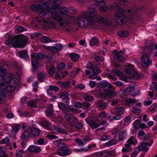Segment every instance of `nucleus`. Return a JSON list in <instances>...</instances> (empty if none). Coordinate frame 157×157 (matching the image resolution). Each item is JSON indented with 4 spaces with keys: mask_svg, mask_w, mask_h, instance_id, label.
I'll list each match as a JSON object with an SVG mask.
<instances>
[{
    "mask_svg": "<svg viewBox=\"0 0 157 157\" xmlns=\"http://www.w3.org/2000/svg\"><path fill=\"white\" fill-rule=\"evenodd\" d=\"M24 153V151L23 150H20L16 153V156L17 157H21L22 154Z\"/></svg>",
    "mask_w": 157,
    "mask_h": 157,
    "instance_id": "54",
    "label": "nucleus"
},
{
    "mask_svg": "<svg viewBox=\"0 0 157 157\" xmlns=\"http://www.w3.org/2000/svg\"><path fill=\"white\" fill-rule=\"evenodd\" d=\"M125 103L128 104H132L136 102V101L131 98H127L125 100Z\"/></svg>",
    "mask_w": 157,
    "mask_h": 157,
    "instance_id": "38",
    "label": "nucleus"
},
{
    "mask_svg": "<svg viewBox=\"0 0 157 157\" xmlns=\"http://www.w3.org/2000/svg\"><path fill=\"white\" fill-rule=\"evenodd\" d=\"M90 126L92 129H95L100 126V124L97 123L93 120H90L88 121Z\"/></svg>",
    "mask_w": 157,
    "mask_h": 157,
    "instance_id": "22",
    "label": "nucleus"
},
{
    "mask_svg": "<svg viewBox=\"0 0 157 157\" xmlns=\"http://www.w3.org/2000/svg\"><path fill=\"white\" fill-rule=\"evenodd\" d=\"M63 74L61 71L57 72L55 75L56 78L57 79H61L63 76Z\"/></svg>",
    "mask_w": 157,
    "mask_h": 157,
    "instance_id": "47",
    "label": "nucleus"
},
{
    "mask_svg": "<svg viewBox=\"0 0 157 157\" xmlns=\"http://www.w3.org/2000/svg\"><path fill=\"white\" fill-rule=\"evenodd\" d=\"M65 67L66 65L64 63H61L58 65V68L60 70H63L65 68Z\"/></svg>",
    "mask_w": 157,
    "mask_h": 157,
    "instance_id": "63",
    "label": "nucleus"
},
{
    "mask_svg": "<svg viewBox=\"0 0 157 157\" xmlns=\"http://www.w3.org/2000/svg\"><path fill=\"white\" fill-rule=\"evenodd\" d=\"M41 40L44 43H48L52 41V40L48 37L45 36L42 37L41 38Z\"/></svg>",
    "mask_w": 157,
    "mask_h": 157,
    "instance_id": "30",
    "label": "nucleus"
},
{
    "mask_svg": "<svg viewBox=\"0 0 157 157\" xmlns=\"http://www.w3.org/2000/svg\"><path fill=\"white\" fill-rule=\"evenodd\" d=\"M126 73L128 75H131L134 72V66L133 65L128 64L127 65L125 70Z\"/></svg>",
    "mask_w": 157,
    "mask_h": 157,
    "instance_id": "20",
    "label": "nucleus"
},
{
    "mask_svg": "<svg viewBox=\"0 0 157 157\" xmlns=\"http://www.w3.org/2000/svg\"><path fill=\"white\" fill-rule=\"evenodd\" d=\"M20 56L23 59H27L29 58L28 56L27 53L25 51H22L19 53Z\"/></svg>",
    "mask_w": 157,
    "mask_h": 157,
    "instance_id": "31",
    "label": "nucleus"
},
{
    "mask_svg": "<svg viewBox=\"0 0 157 157\" xmlns=\"http://www.w3.org/2000/svg\"><path fill=\"white\" fill-rule=\"evenodd\" d=\"M21 128V126L17 124L15 125L11 130V134L15 135Z\"/></svg>",
    "mask_w": 157,
    "mask_h": 157,
    "instance_id": "27",
    "label": "nucleus"
},
{
    "mask_svg": "<svg viewBox=\"0 0 157 157\" xmlns=\"http://www.w3.org/2000/svg\"><path fill=\"white\" fill-rule=\"evenodd\" d=\"M94 67V65L90 62H89L86 65V68L88 69H92Z\"/></svg>",
    "mask_w": 157,
    "mask_h": 157,
    "instance_id": "56",
    "label": "nucleus"
},
{
    "mask_svg": "<svg viewBox=\"0 0 157 157\" xmlns=\"http://www.w3.org/2000/svg\"><path fill=\"white\" fill-rule=\"evenodd\" d=\"M70 82L67 81L61 83L60 84V86L62 88L69 89L71 87V86H70Z\"/></svg>",
    "mask_w": 157,
    "mask_h": 157,
    "instance_id": "26",
    "label": "nucleus"
},
{
    "mask_svg": "<svg viewBox=\"0 0 157 157\" xmlns=\"http://www.w3.org/2000/svg\"><path fill=\"white\" fill-rule=\"evenodd\" d=\"M98 42V39L96 37H93L90 40V44L91 45L94 46L96 45Z\"/></svg>",
    "mask_w": 157,
    "mask_h": 157,
    "instance_id": "36",
    "label": "nucleus"
},
{
    "mask_svg": "<svg viewBox=\"0 0 157 157\" xmlns=\"http://www.w3.org/2000/svg\"><path fill=\"white\" fill-rule=\"evenodd\" d=\"M135 150L138 151V153H139L141 150L147 151L148 150V148L142 143L140 145L136 147Z\"/></svg>",
    "mask_w": 157,
    "mask_h": 157,
    "instance_id": "21",
    "label": "nucleus"
},
{
    "mask_svg": "<svg viewBox=\"0 0 157 157\" xmlns=\"http://www.w3.org/2000/svg\"><path fill=\"white\" fill-rule=\"evenodd\" d=\"M82 106L85 109L86 111H87L90 110L91 105L90 103L87 102H84L82 104Z\"/></svg>",
    "mask_w": 157,
    "mask_h": 157,
    "instance_id": "33",
    "label": "nucleus"
},
{
    "mask_svg": "<svg viewBox=\"0 0 157 157\" xmlns=\"http://www.w3.org/2000/svg\"><path fill=\"white\" fill-rule=\"evenodd\" d=\"M112 72L118 76H121L123 74L121 72L116 70H113Z\"/></svg>",
    "mask_w": 157,
    "mask_h": 157,
    "instance_id": "57",
    "label": "nucleus"
},
{
    "mask_svg": "<svg viewBox=\"0 0 157 157\" xmlns=\"http://www.w3.org/2000/svg\"><path fill=\"white\" fill-rule=\"evenodd\" d=\"M153 52L150 49L146 52V54L142 56L141 58L142 67L144 68H147L152 63V61L149 59V57Z\"/></svg>",
    "mask_w": 157,
    "mask_h": 157,
    "instance_id": "9",
    "label": "nucleus"
},
{
    "mask_svg": "<svg viewBox=\"0 0 157 157\" xmlns=\"http://www.w3.org/2000/svg\"><path fill=\"white\" fill-rule=\"evenodd\" d=\"M85 87L82 84H79L78 85L74 87V89L77 90L79 89L80 90H83L85 88Z\"/></svg>",
    "mask_w": 157,
    "mask_h": 157,
    "instance_id": "58",
    "label": "nucleus"
},
{
    "mask_svg": "<svg viewBox=\"0 0 157 157\" xmlns=\"http://www.w3.org/2000/svg\"><path fill=\"white\" fill-rule=\"evenodd\" d=\"M68 96L69 94L66 91L62 92L60 95L61 98L64 101V102L67 103L69 102V98Z\"/></svg>",
    "mask_w": 157,
    "mask_h": 157,
    "instance_id": "19",
    "label": "nucleus"
},
{
    "mask_svg": "<svg viewBox=\"0 0 157 157\" xmlns=\"http://www.w3.org/2000/svg\"><path fill=\"white\" fill-rule=\"evenodd\" d=\"M71 153V150L67 147L59 149L57 152V154L58 155L63 156H67Z\"/></svg>",
    "mask_w": 157,
    "mask_h": 157,
    "instance_id": "11",
    "label": "nucleus"
},
{
    "mask_svg": "<svg viewBox=\"0 0 157 157\" xmlns=\"http://www.w3.org/2000/svg\"><path fill=\"white\" fill-rule=\"evenodd\" d=\"M111 138V136L108 135H105L102 136L101 137V140L105 141L109 140Z\"/></svg>",
    "mask_w": 157,
    "mask_h": 157,
    "instance_id": "46",
    "label": "nucleus"
},
{
    "mask_svg": "<svg viewBox=\"0 0 157 157\" xmlns=\"http://www.w3.org/2000/svg\"><path fill=\"white\" fill-rule=\"evenodd\" d=\"M6 81H3L2 84V90H3L6 94L5 90L8 92L12 91L15 89V86L17 85L18 82L14 78H12L9 75L6 79Z\"/></svg>",
    "mask_w": 157,
    "mask_h": 157,
    "instance_id": "5",
    "label": "nucleus"
},
{
    "mask_svg": "<svg viewBox=\"0 0 157 157\" xmlns=\"http://www.w3.org/2000/svg\"><path fill=\"white\" fill-rule=\"evenodd\" d=\"M32 63L33 67L35 68L37 67L38 66V60L43 59L44 55L42 54L36 53L33 54L31 55Z\"/></svg>",
    "mask_w": 157,
    "mask_h": 157,
    "instance_id": "10",
    "label": "nucleus"
},
{
    "mask_svg": "<svg viewBox=\"0 0 157 157\" xmlns=\"http://www.w3.org/2000/svg\"><path fill=\"white\" fill-rule=\"evenodd\" d=\"M6 74V70L0 68V82L2 83L3 81H5L4 79H6L7 77H6L5 75Z\"/></svg>",
    "mask_w": 157,
    "mask_h": 157,
    "instance_id": "17",
    "label": "nucleus"
},
{
    "mask_svg": "<svg viewBox=\"0 0 157 157\" xmlns=\"http://www.w3.org/2000/svg\"><path fill=\"white\" fill-rule=\"evenodd\" d=\"M41 34L39 33H35L31 35L30 37L33 39H36L40 37Z\"/></svg>",
    "mask_w": 157,
    "mask_h": 157,
    "instance_id": "50",
    "label": "nucleus"
},
{
    "mask_svg": "<svg viewBox=\"0 0 157 157\" xmlns=\"http://www.w3.org/2000/svg\"><path fill=\"white\" fill-rule=\"evenodd\" d=\"M68 108L69 110L75 113H79L81 111V110H80L79 111H78L77 109L74 108L71 105H70L68 106Z\"/></svg>",
    "mask_w": 157,
    "mask_h": 157,
    "instance_id": "41",
    "label": "nucleus"
},
{
    "mask_svg": "<svg viewBox=\"0 0 157 157\" xmlns=\"http://www.w3.org/2000/svg\"><path fill=\"white\" fill-rule=\"evenodd\" d=\"M95 104L101 109H105L107 106V104L101 100L95 102Z\"/></svg>",
    "mask_w": 157,
    "mask_h": 157,
    "instance_id": "18",
    "label": "nucleus"
},
{
    "mask_svg": "<svg viewBox=\"0 0 157 157\" xmlns=\"http://www.w3.org/2000/svg\"><path fill=\"white\" fill-rule=\"evenodd\" d=\"M98 86L100 88L107 87L108 88H114L113 86L106 81H101L98 82Z\"/></svg>",
    "mask_w": 157,
    "mask_h": 157,
    "instance_id": "15",
    "label": "nucleus"
},
{
    "mask_svg": "<svg viewBox=\"0 0 157 157\" xmlns=\"http://www.w3.org/2000/svg\"><path fill=\"white\" fill-rule=\"evenodd\" d=\"M114 88H109L111 90H106L104 91V94L105 97L109 98L114 97L116 95V92L115 91V88L113 86Z\"/></svg>",
    "mask_w": 157,
    "mask_h": 157,
    "instance_id": "12",
    "label": "nucleus"
},
{
    "mask_svg": "<svg viewBox=\"0 0 157 157\" xmlns=\"http://www.w3.org/2000/svg\"><path fill=\"white\" fill-rule=\"evenodd\" d=\"M79 57V55L77 54H73L71 56V59L74 61L77 60Z\"/></svg>",
    "mask_w": 157,
    "mask_h": 157,
    "instance_id": "49",
    "label": "nucleus"
},
{
    "mask_svg": "<svg viewBox=\"0 0 157 157\" xmlns=\"http://www.w3.org/2000/svg\"><path fill=\"white\" fill-rule=\"evenodd\" d=\"M125 125H128V123L131 121L130 117L129 116L126 117L124 119Z\"/></svg>",
    "mask_w": 157,
    "mask_h": 157,
    "instance_id": "60",
    "label": "nucleus"
},
{
    "mask_svg": "<svg viewBox=\"0 0 157 157\" xmlns=\"http://www.w3.org/2000/svg\"><path fill=\"white\" fill-rule=\"evenodd\" d=\"M0 157H6V154L4 150L0 147Z\"/></svg>",
    "mask_w": 157,
    "mask_h": 157,
    "instance_id": "59",
    "label": "nucleus"
},
{
    "mask_svg": "<svg viewBox=\"0 0 157 157\" xmlns=\"http://www.w3.org/2000/svg\"><path fill=\"white\" fill-rule=\"evenodd\" d=\"M25 131L22 133L21 137L23 140H25L29 137L38 136L39 135L40 131L36 128H31L29 126L26 124H23L22 126Z\"/></svg>",
    "mask_w": 157,
    "mask_h": 157,
    "instance_id": "4",
    "label": "nucleus"
},
{
    "mask_svg": "<svg viewBox=\"0 0 157 157\" xmlns=\"http://www.w3.org/2000/svg\"><path fill=\"white\" fill-rule=\"evenodd\" d=\"M49 89L50 90H53L55 92L59 91V88L57 86L50 85L49 86Z\"/></svg>",
    "mask_w": 157,
    "mask_h": 157,
    "instance_id": "52",
    "label": "nucleus"
},
{
    "mask_svg": "<svg viewBox=\"0 0 157 157\" xmlns=\"http://www.w3.org/2000/svg\"><path fill=\"white\" fill-rule=\"evenodd\" d=\"M84 98L85 101H89L92 100L93 97L88 94H85Z\"/></svg>",
    "mask_w": 157,
    "mask_h": 157,
    "instance_id": "39",
    "label": "nucleus"
},
{
    "mask_svg": "<svg viewBox=\"0 0 157 157\" xmlns=\"http://www.w3.org/2000/svg\"><path fill=\"white\" fill-rule=\"evenodd\" d=\"M114 54L113 57L116 59L121 62H124L125 59L123 57L119 54V52L116 50H114L113 51Z\"/></svg>",
    "mask_w": 157,
    "mask_h": 157,
    "instance_id": "16",
    "label": "nucleus"
},
{
    "mask_svg": "<svg viewBox=\"0 0 157 157\" xmlns=\"http://www.w3.org/2000/svg\"><path fill=\"white\" fill-rule=\"evenodd\" d=\"M77 25L78 26L81 28H86L89 25L94 26L95 24L89 19L83 15V16L80 17L77 21Z\"/></svg>",
    "mask_w": 157,
    "mask_h": 157,
    "instance_id": "8",
    "label": "nucleus"
},
{
    "mask_svg": "<svg viewBox=\"0 0 157 157\" xmlns=\"http://www.w3.org/2000/svg\"><path fill=\"white\" fill-rule=\"evenodd\" d=\"M28 150L31 152H38L40 151V148L36 146L32 145L29 147Z\"/></svg>",
    "mask_w": 157,
    "mask_h": 157,
    "instance_id": "25",
    "label": "nucleus"
},
{
    "mask_svg": "<svg viewBox=\"0 0 157 157\" xmlns=\"http://www.w3.org/2000/svg\"><path fill=\"white\" fill-rule=\"evenodd\" d=\"M60 12L63 14H65L67 13V9L65 7H62L60 8Z\"/></svg>",
    "mask_w": 157,
    "mask_h": 157,
    "instance_id": "55",
    "label": "nucleus"
},
{
    "mask_svg": "<svg viewBox=\"0 0 157 157\" xmlns=\"http://www.w3.org/2000/svg\"><path fill=\"white\" fill-rule=\"evenodd\" d=\"M120 4L122 6H126L128 5V2L126 0H119Z\"/></svg>",
    "mask_w": 157,
    "mask_h": 157,
    "instance_id": "64",
    "label": "nucleus"
},
{
    "mask_svg": "<svg viewBox=\"0 0 157 157\" xmlns=\"http://www.w3.org/2000/svg\"><path fill=\"white\" fill-rule=\"evenodd\" d=\"M75 126L78 129H82L83 127L82 124L80 122L76 123Z\"/></svg>",
    "mask_w": 157,
    "mask_h": 157,
    "instance_id": "61",
    "label": "nucleus"
},
{
    "mask_svg": "<svg viewBox=\"0 0 157 157\" xmlns=\"http://www.w3.org/2000/svg\"><path fill=\"white\" fill-rule=\"evenodd\" d=\"M116 112L118 115H121L123 113V109L121 107H117L115 108Z\"/></svg>",
    "mask_w": 157,
    "mask_h": 157,
    "instance_id": "37",
    "label": "nucleus"
},
{
    "mask_svg": "<svg viewBox=\"0 0 157 157\" xmlns=\"http://www.w3.org/2000/svg\"><path fill=\"white\" fill-rule=\"evenodd\" d=\"M98 117L101 119L105 118L106 116V114L105 112L102 111L99 113L98 115Z\"/></svg>",
    "mask_w": 157,
    "mask_h": 157,
    "instance_id": "44",
    "label": "nucleus"
},
{
    "mask_svg": "<svg viewBox=\"0 0 157 157\" xmlns=\"http://www.w3.org/2000/svg\"><path fill=\"white\" fill-rule=\"evenodd\" d=\"M112 8L116 9L114 16V20L119 24L123 25L125 24L127 21V19L124 15V10L121 8H118L119 4L115 3L112 5Z\"/></svg>",
    "mask_w": 157,
    "mask_h": 157,
    "instance_id": "3",
    "label": "nucleus"
},
{
    "mask_svg": "<svg viewBox=\"0 0 157 157\" xmlns=\"http://www.w3.org/2000/svg\"><path fill=\"white\" fill-rule=\"evenodd\" d=\"M28 40V37L25 35H17L12 39V44L14 47L21 48L26 45Z\"/></svg>",
    "mask_w": 157,
    "mask_h": 157,
    "instance_id": "6",
    "label": "nucleus"
},
{
    "mask_svg": "<svg viewBox=\"0 0 157 157\" xmlns=\"http://www.w3.org/2000/svg\"><path fill=\"white\" fill-rule=\"evenodd\" d=\"M56 70V69L54 66L52 65L49 67L47 71L50 75L52 76L55 74Z\"/></svg>",
    "mask_w": 157,
    "mask_h": 157,
    "instance_id": "23",
    "label": "nucleus"
},
{
    "mask_svg": "<svg viewBox=\"0 0 157 157\" xmlns=\"http://www.w3.org/2000/svg\"><path fill=\"white\" fill-rule=\"evenodd\" d=\"M132 112L136 114H138L140 113V110L135 107H133L131 109Z\"/></svg>",
    "mask_w": 157,
    "mask_h": 157,
    "instance_id": "51",
    "label": "nucleus"
},
{
    "mask_svg": "<svg viewBox=\"0 0 157 157\" xmlns=\"http://www.w3.org/2000/svg\"><path fill=\"white\" fill-rule=\"evenodd\" d=\"M45 78V75L43 73H40L38 75V79L40 82H42L44 80Z\"/></svg>",
    "mask_w": 157,
    "mask_h": 157,
    "instance_id": "43",
    "label": "nucleus"
},
{
    "mask_svg": "<svg viewBox=\"0 0 157 157\" xmlns=\"http://www.w3.org/2000/svg\"><path fill=\"white\" fill-rule=\"evenodd\" d=\"M82 15L85 17H87L89 20L95 25L96 22L99 23H108L107 20L104 19L101 17L98 16L96 10L94 8L89 9V13L87 11L84 12L82 13Z\"/></svg>",
    "mask_w": 157,
    "mask_h": 157,
    "instance_id": "2",
    "label": "nucleus"
},
{
    "mask_svg": "<svg viewBox=\"0 0 157 157\" xmlns=\"http://www.w3.org/2000/svg\"><path fill=\"white\" fill-rule=\"evenodd\" d=\"M75 141L76 142L78 143L79 145H84L86 142V139H84L83 141L78 138L75 139Z\"/></svg>",
    "mask_w": 157,
    "mask_h": 157,
    "instance_id": "42",
    "label": "nucleus"
},
{
    "mask_svg": "<svg viewBox=\"0 0 157 157\" xmlns=\"http://www.w3.org/2000/svg\"><path fill=\"white\" fill-rule=\"evenodd\" d=\"M38 100L35 99L34 101H31L27 103L28 105L30 107H35L36 106L37 102Z\"/></svg>",
    "mask_w": 157,
    "mask_h": 157,
    "instance_id": "32",
    "label": "nucleus"
},
{
    "mask_svg": "<svg viewBox=\"0 0 157 157\" xmlns=\"http://www.w3.org/2000/svg\"><path fill=\"white\" fill-rule=\"evenodd\" d=\"M127 135V132L126 131L124 130L122 131L119 134L118 140L120 141L123 140L126 138Z\"/></svg>",
    "mask_w": 157,
    "mask_h": 157,
    "instance_id": "24",
    "label": "nucleus"
},
{
    "mask_svg": "<svg viewBox=\"0 0 157 157\" xmlns=\"http://www.w3.org/2000/svg\"><path fill=\"white\" fill-rule=\"evenodd\" d=\"M134 90V88L132 87H128L124 90V94L126 95L130 94Z\"/></svg>",
    "mask_w": 157,
    "mask_h": 157,
    "instance_id": "29",
    "label": "nucleus"
},
{
    "mask_svg": "<svg viewBox=\"0 0 157 157\" xmlns=\"http://www.w3.org/2000/svg\"><path fill=\"white\" fill-rule=\"evenodd\" d=\"M48 2L52 6V9L56 10L59 9V4L61 2V0H40L37 3L32 5L30 8L32 11L39 13L40 17L51 27L55 28L56 25L55 23L48 22L47 21L51 18L58 21L60 25L62 26H65V24H69L70 22L69 20L65 19L62 17L60 13L56 11H50V6L47 5Z\"/></svg>",
    "mask_w": 157,
    "mask_h": 157,
    "instance_id": "1",
    "label": "nucleus"
},
{
    "mask_svg": "<svg viewBox=\"0 0 157 157\" xmlns=\"http://www.w3.org/2000/svg\"><path fill=\"white\" fill-rule=\"evenodd\" d=\"M59 108L62 110H64L66 109V105L62 103H59L58 104Z\"/></svg>",
    "mask_w": 157,
    "mask_h": 157,
    "instance_id": "53",
    "label": "nucleus"
},
{
    "mask_svg": "<svg viewBox=\"0 0 157 157\" xmlns=\"http://www.w3.org/2000/svg\"><path fill=\"white\" fill-rule=\"evenodd\" d=\"M149 109L152 112H154L157 110V104H154L151 105L149 107Z\"/></svg>",
    "mask_w": 157,
    "mask_h": 157,
    "instance_id": "40",
    "label": "nucleus"
},
{
    "mask_svg": "<svg viewBox=\"0 0 157 157\" xmlns=\"http://www.w3.org/2000/svg\"><path fill=\"white\" fill-rule=\"evenodd\" d=\"M100 72V70L99 68L96 67L94 68L93 71V73L95 74H97Z\"/></svg>",
    "mask_w": 157,
    "mask_h": 157,
    "instance_id": "62",
    "label": "nucleus"
},
{
    "mask_svg": "<svg viewBox=\"0 0 157 157\" xmlns=\"http://www.w3.org/2000/svg\"><path fill=\"white\" fill-rule=\"evenodd\" d=\"M117 143V141L116 140L114 139H113L106 143L105 144V145L107 146H110L114 145L116 144Z\"/></svg>",
    "mask_w": 157,
    "mask_h": 157,
    "instance_id": "34",
    "label": "nucleus"
},
{
    "mask_svg": "<svg viewBox=\"0 0 157 157\" xmlns=\"http://www.w3.org/2000/svg\"><path fill=\"white\" fill-rule=\"evenodd\" d=\"M138 143L137 140L133 136H131L127 141L126 143L124 144V147H123L122 151L123 152H128L131 151L132 149L131 145L135 146Z\"/></svg>",
    "mask_w": 157,
    "mask_h": 157,
    "instance_id": "7",
    "label": "nucleus"
},
{
    "mask_svg": "<svg viewBox=\"0 0 157 157\" xmlns=\"http://www.w3.org/2000/svg\"><path fill=\"white\" fill-rule=\"evenodd\" d=\"M25 30V29L23 27L18 26L16 27L15 31L17 33H19L24 31Z\"/></svg>",
    "mask_w": 157,
    "mask_h": 157,
    "instance_id": "45",
    "label": "nucleus"
},
{
    "mask_svg": "<svg viewBox=\"0 0 157 157\" xmlns=\"http://www.w3.org/2000/svg\"><path fill=\"white\" fill-rule=\"evenodd\" d=\"M117 34L120 36L122 37L127 36L129 34L128 31L125 30H121L118 32Z\"/></svg>",
    "mask_w": 157,
    "mask_h": 157,
    "instance_id": "28",
    "label": "nucleus"
},
{
    "mask_svg": "<svg viewBox=\"0 0 157 157\" xmlns=\"http://www.w3.org/2000/svg\"><path fill=\"white\" fill-rule=\"evenodd\" d=\"M54 127L55 130L59 132L64 133L65 132V131L63 129L57 127L55 126H54Z\"/></svg>",
    "mask_w": 157,
    "mask_h": 157,
    "instance_id": "48",
    "label": "nucleus"
},
{
    "mask_svg": "<svg viewBox=\"0 0 157 157\" xmlns=\"http://www.w3.org/2000/svg\"><path fill=\"white\" fill-rule=\"evenodd\" d=\"M45 48L48 50L50 51L53 53H56L60 50L62 48L61 45L59 44H57L56 47L45 46Z\"/></svg>",
    "mask_w": 157,
    "mask_h": 157,
    "instance_id": "14",
    "label": "nucleus"
},
{
    "mask_svg": "<svg viewBox=\"0 0 157 157\" xmlns=\"http://www.w3.org/2000/svg\"><path fill=\"white\" fill-rule=\"evenodd\" d=\"M150 87L153 91L155 92L157 91V82H153L151 85Z\"/></svg>",
    "mask_w": 157,
    "mask_h": 157,
    "instance_id": "35",
    "label": "nucleus"
},
{
    "mask_svg": "<svg viewBox=\"0 0 157 157\" xmlns=\"http://www.w3.org/2000/svg\"><path fill=\"white\" fill-rule=\"evenodd\" d=\"M65 114L64 116L65 118L68 121L71 122H75L77 121L78 118L71 114L67 113L65 111L63 112Z\"/></svg>",
    "mask_w": 157,
    "mask_h": 157,
    "instance_id": "13",
    "label": "nucleus"
}]
</instances>
